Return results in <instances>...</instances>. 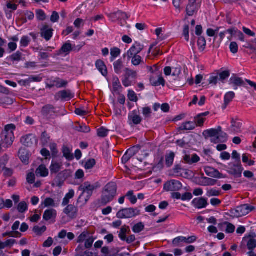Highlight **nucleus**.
Here are the masks:
<instances>
[{
    "instance_id": "1",
    "label": "nucleus",
    "mask_w": 256,
    "mask_h": 256,
    "mask_svg": "<svg viewBox=\"0 0 256 256\" xmlns=\"http://www.w3.org/2000/svg\"><path fill=\"white\" fill-rule=\"evenodd\" d=\"M117 186L114 182H110L104 187L100 200V204L106 206L112 202L116 196Z\"/></svg>"
},
{
    "instance_id": "2",
    "label": "nucleus",
    "mask_w": 256,
    "mask_h": 256,
    "mask_svg": "<svg viewBox=\"0 0 256 256\" xmlns=\"http://www.w3.org/2000/svg\"><path fill=\"white\" fill-rule=\"evenodd\" d=\"M99 187L100 184L98 182L94 184H91L90 182H86L81 184L78 187V190L82 191V193L78 200V202H82L81 200L84 194H86L84 201L85 202H86L92 195L94 191Z\"/></svg>"
},
{
    "instance_id": "3",
    "label": "nucleus",
    "mask_w": 256,
    "mask_h": 256,
    "mask_svg": "<svg viewBox=\"0 0 256 256\" xmlns=\"http://www.w3.org/2000/svg\"><path fill=\"white\" fill-rule=\"evenodd\" d=\"M140 214V211L138 208H126L120 210L116 214L118 218H128L134 217Z\"/></svg>"
},
{
    "instance_id": "4",
    "label": "nucleus",
    "mask_w": 256,
    "mask_h": 256,
    "mask_svg": "<svg viewBox=\"0 0 256 256\" xmlns=\"http://www.w3.org/2000/svg\"><path fill=\"white\" fill-rule=\"evenodd\" d=\"M254 207L248 204H244L238 206L232 210V213L236 217L244 216L252 211Z\"/></svg>"
},
{
    "instance_id": "5",
    "label": "nucleus",
    "mask_w": 256,
    "mask_h": 256,
    "mask_svg": "<svg viewBox=\"0 0 256 256\" xmlns=\"http://www.w3.org/2000/svg\"><path fill=\"white\" fill-rule=\"evenodd\" d=\"M228 173L235 178H239L242 176L244 169L241 163H230L228 164Z\"/></svg>"
},
{
    "instance_id": "6",
    "label": "nucleus",
    "mask_w": 256,
    "mask_h": 256,
    "mask_svg": "<svg viewBox=\"0 0 256 256\" xmlns=\"http://www.w3.org/2000/svg\"><path fill=\"white\" fill-rule=\"evenodd\" d=\"M182 188V184L178 180H172L167 182L164 184V188L166 191H178Z\"/></svg>"
},
{
    "instance_id": "7",
    "label": "nucleus",
    "mask_w": 256,
    "mask_h": 256,
    "mask_svg": "<svg viewBox=\"0 0 256 256\" xmlns=\"http://www.w3.org/2000/svg\"><path fill=\"white\" fill-rule=\"evenodd\" d=\"M0 136L2 144L6 148L12 145L14 139V132L7 133V132H2Z\"/></svg>"
},
{
    "instance_id": "8",
    "label": "nucleus",
    "mask_w": 256,
    "mask_h": 256,
    "mask_svg": "<svg viewBox=\"0 0 256 256\" xmlns=\"http://www.w3.org/2000/svg\"><path fill=\"white\" fill-rule=\"evenodd\" d=\"M142 118L140 116L138 112L134 110L128 114V123L131 126L138 125L141 123Z\"/></svg>"
},
{
    "instance_id": "9",
    "label": "nucleus",
    "mask_w": 256,
    "mask_h": 256,
    "mask_svg": "<svg viewBox=\"0 0 256 256\" xmlns=\"http://www.w3.org/2000/svg\"><path fill=\"white\" fill-rule=\"evenodd\" d=\"M144 48V46L138 42H135L130 48L123 55L124 58H126V56L131 54H138Z\"/></svg>"
},
{
    "instance_id": "10",
    "label": "nucleus",
    "mask_w": 256,
    "mask_h": 256,
    "mask_svg": "<svg viewBox=\"0 0 256 256\" xmlns=\"http://www.w3.org/2000/svg\"><path fill=\"white\" fill-rule=\"evenodd\" d=\"M196 0H188V3L186 8V12L188 16H192L198 11V6L196 3Z\"/></svg>"
},
{
    "instance_id": "11",
    "label": "nucleus",
    "mask_w": 256,
    "mask_h": 256,
    "mask_svg": "<svg viewBox=\"0 0 256 256\" xmlns=\"http://www.w3.org/2000/svg\"><path fill=\"white\" fill-rule=\"evenodd\" d=\"M64 212L71 219H74L78 216V208L74 204H68L64 210Z\"/></svg>"
},
{
    "instance_id": "12",
    "label": "nucleus",
    "mask_w": 256,
    "mask_h": 256,
    "mask_svg": "<svg viewBox=\"0 0 256 256\" xmlns=\"http://www.w3.org/2000/svg\"><path fill=\"white\" fill-rule=\"evenodd\" d=\"M18 156L23 164L26 165L29 164L30 154L26 149L20 148L18 151Z\"/></svg>"
},
{
    "instance_id": "13",
    "label": "nucleus",
    "mask_w": 256,
    "mask_h": 256,
    "mask_svg": "<svg viewBox=\"0 0 256 256\" xmlns=\"http://www.w3.org/2000/svg\"><path fill=\"white\" fill-rule=\"evenodd\" d=\"M192 205L196 208L201 209L206 208L208 204L207 200L206 198H196L192 201Z\"/></svg>"
},
{
    "instance_id": "14",
    "label": "nucleus",
    "mask_w": 256,
    "mask_h": 256,
    "mask_svg": "<svg viewBox=\"0 0 256 256\" xmlns=\"http://www.w3.org/2000/svg\"><path fill=\"white\" fill-rule=\"evenodd\" d=\"M73 97L74 94L69 90L60 91L58 92L55 96V98L57 100H58L60 98L62 100H70Z\"/></svg>"
},
{
    "instance_id": "15",
    "label": "nucleus",
    "mask_w": 256,
    "mask_h": 256,
    "mask_svg": "<svg viewBox=\"0 0 256 256\" xmlns=\"http://www.w3.org/2000/svg\"><path fill=\"white\" fill-rule=\"evenodd\" d=\"M126 58H127L128 60H131V63L134 66H136L144 64L142 57L139 54L126 56Z\"/></svg>"
},
{
    "instance_id": "16",
    "label": "nucleus",
    "mask_w": 256,
    "mask_h": 256,
    "mask_svg": "<svg viewBox=\"0 0 256 256\" xmlns=\"http://www.w3.org/2000/svg\"><path fill=\"white\" fill-rule=\"evenodd\" d=\"M242 122L238 120L231 118V129L230 131L234 134L242 132Z\"/></svg>"
},
{
    "instance_id": "17",
    "label": "nucleus",
    "mask_w": 256,
    "mask_h": 256,
    "mask_svg": "<svg viewBox=\"0 0 256 256\" xmlns=\"http://www.w3.org/2000/svg\"><path fill=\"white\" fill-rule=\"evenodd\" d=\"M53 29L49 28L48 26L45 25L41 30V36L46 41L49 40L52 36Z\"/></svg>"
},
{
    "instance_id": "18",
    "label": "nucleus",
    "mask_w": 256,
    "mask_h": 256,
    "mask_svg": "<svg viewBox=\"0 0 256 256\" xmlns=\"http://www.w3.org/2000/svg\"><path fill=\"white\" fill-rule=\"evenodd\" d=\"M230 84L234 86V89L237 90L238 86H244L245 84L242 79L236 76L235 75L232 76L230 80Z\"/></svg>"
},
{
    "instance_id": "19",
    "label": "nucleus",
    "mask_w": 256,
    "mask_h": 256,
    "mask_svg": "<svg viewBox=\"0 0 256 256\" xmlns=\"http://www.w3.org/2000/svg\"><path fill=\"white\" fill-rule=\"evenodd\" d=\"M210 114L209 112H206L200 114L194 117V122H196V126H202L204 125V123L206 120L204 116H208Z\"/></svg>"
},
{
    "instance_id": "20",
    "label": "nucleus",
    "mask_w": 256,
    "mask_h": 256,
    "mask_svg": "<svg viewBox=\"0 0 256 256\" xmlns=\"http://www.w3.org/2000/svg\"><path fill=\"white\" fill-rule=\"evenodd\" d=\"M184 160L186 163L192 164L198 162L200 158L196 154H186L184 157Z\"/></svg>"
},
{
    "instance_id": "21",
    "label": "nucleus",
    "mask_w": 256,
    "mask_h": 256,
    "mask_svg": "<svg viewBox=\"0 0 256 256\" xmlns=\"http://www.w3.org/2000/svg\"><path fill=\"white\" fill-rule=\"evenodd\" d=\"M204 172L207 176L212 178H221L222 176V174H220L218 170L211 167L206 168L204 169Z\"/></svg>"
},
{
    "instance_id": "22",
    "label": "nucleus",
    "mask_w": 256,
    "mask_h": 256,
    "mask_svg": "<svg viewBox=\"0 0 256 256\" xmlns=\"http://www.w3.org/2000/svg\"><path fill=\"white\" fill-rule=\"evenodd\" d=\"M222 127L219 126L217 128H211L204 132V135L205 136H209L212 138H216L218 135L221 132Z\"/></svg>"
},
{
    "instance_id": "23",
    "label": "nucleus",
    "mask_w": 256,
    "mask_h": 256,
    "mask_svg": "<svg viewBox=\"0 0 256 256\" xmlns=\"http://www.w3.org/2000/svg\"><path fill=\"white\" fill-rule=\"evenodd\" d=\"M34 137L32 134H28L22 136L20 139V142L26 146L30 147L34 143Z\"/></svg>"
},
{
    "instance_id": "24",
    "label": "nucleus",
    "mask_w": 256,
    "mask_h": 256,
    "mask_svg": "<svg viewBox=\"0 0 256 256\" xmlns=\"http://www.w3.org/2000/svg\"><path fill=\"white\" fill-rule=\"evenodd\" d=\"M41 113L45 117L54 113V107L52 104H46L42 107Z\"/></svg>"
},
{
    "instance_id": "25",
    "label": "nucleus",
    "mask_w": 256,
    "mask_h": 256,
    "mask_svg": "<svg viewBox=\"0 0 256 256\" xmlns=\"http://www.w3.org/2000/svg\"><path fill=\"white\" fill-rule=\"evenodd\" d=\"M56 211L54 209L46 210L43 214V219L46 221L55 218L56 216Z\"/></svg>"
},
{
    "instance_id": "26",
    "label": "nucleus",
    "mask_w": 256,
    "mask_h": 256,
    "mask_svg": "<svg viewBox=\"0 0 256 256\" xmlns=\"http://www.w3.org/2000/svg\"><path fill=\"white\" fill-rule=\"evenodd\" d=\"M114 72L120 74L122 73L123 69L124 70V62L122 59H119L114 62Z\"/></svg>"
},
{
    "instance_id": "27",
    "label": "nucleus",
    "mask_w": 256,
    "mask_h": 256,
    "mask_svg": "<svg viewBox=\"0 0 256 256\" xmlns=\"http://www.w3.org/2000/svg\"><path fill=\"white\" fill-rule=\"evenodd\" d=\"M96 68L98 70L101 72L102 76H106L108 74V70L107 68L104 64V62L100 60H96Z\"/></svg>"
},
{
    "instance_id": "28",
    "label": "nucleus",
    "mask_w": 256,
    "mask_h": 256,
    "mask_svg": "<svg viewBox=\"0 0 256 256\" xmlns=\"http://www.w3.org/2000/svg\"><path fill=\"white\" fill-rule=\"evenodd\" d=\"M227 134L226 133L222 132V129L221 130V132L218 135L216 138H212L210 140L214 144H218L220 142H224L226 140Z\"/></svg>"
},
{
    "instance_id": "29",
    "label": "nucleus",
    "mask_w": 256,
    "mask_h": 256,
    "mask_svg": "<svg viewBox=\"0 0 256 256\" xmlns=\"http://www.w3.org/2000/svg\"><path fill=\"white\" fill-rule=\"evenodd\" d=\"M36 174L37 176L46 177L48 174V170L44 165L41 164L36 170Z\"/></svg>"
},
{
    "instance_id": "30",
    "label": "nucleus",
    "mask_w": 256,
    "mask_h": 256,
    "mask_svg": "<svg viewBox=\"0 0 256 256\" xmlns=\"http://www.w3.org/2000/svg\"><path fill=\"white\" fill-rule=\"evenodd\" d=\"M226 226V232L228 234H232L234 232L235 226L234 224L228 222H224L218 224L220 228H223Z\"/></svg>"
},
{
    "instance_id": "31",
    "label": "nucleus",
    "mask_w": 256,
    "mask_h": 256,
    "mask_svg": "<svg viewBox=\"0 0 256 256\" xmlns=\"http://www.w3.org/2000/svg\"><path fill=\"white\" fill-rule=\"evenodd\" d=\"M196 127V122H186L182 123L179 128L180 130H194Z\"/></svg>"
},
{
    "instance_id": "32",
    "label": "nucleus",
    "mask_w": 256,
    "mask_h": 256,
    "mask_svg": "<svg viewBox=\"0 0 256 256\" xmlns=\"http://www.w3.org/2000/svg\"><path fill=\"white\" fill-rule=\"evenodd\" d=\"M62 167V163L57 162L52 160L50 168L51 174H57L60 170Z\"/></svg>"
},
{
    "instance_id": "33",
    "label": "nucleus",
    "mask_w": 256,
    "mask_h": 256,
    "mask_svg": "<svg viewBox=\"0 0 256 256\" xmlns=\"http://www.w3.org/2000/svg\"><path fill=\"white\" fill-rule=\"evenodd\" d=\"M72 50V44L68 42H66L62 45L61 48L60 50L59 54H65L66 55H67L69 54Z\"/></svg>"
},
{
    "instance_id": "34",
    "label": "nucleus",
    "mask_w": 256,
    "mask_h": 256,
    "mask_svg": "<svg viewBox=\"0 0 256 256\" xmlns=\"http://www.w3.org/2000/svg\"><path fill=\"white\" fill-rule=\"evenodd\" d=\"M53 83L54 84V86L60 88H66L68 85V82L59 78H56L53 80Z\"/></svg>"
},
{
    "instance_id": "35",
    "label": "nucleus",
    "mask_w": 256,
    "mask_h": 256,
    "mask_svg": "<svg viewBox=\"0 0 256 256\" xmlns=\"http://www.w3.org/2000/svg\"><path fill=\"white\" fill-rule=\"evenodd\" d=\"M130 232L129 226L126 225L122 226L120 230L118 236L122 240H124L126 236V234Z\"/></svg>"
},
{
    "instance_id": "36",
    "label": "nucleus",
    "mask_w": 256,
    "mask_h": 256,
    "mask_svg": "<svg viewBox=\"0 0 256 256\" xmlns=\"http://www.w3.org/2000/svg\"><path fill=\"white\" fill-rule=\"evenodd\" d=\"M202 181L200 184L203 186H212L215 185L217 182L216 180L207 177H202Z\"/></svg>"
},
{
    "instance_id": "37",
    "label": "nucleus",
    "mask_w": 256,
    "mask_h": 256,
    "mask_svg": "<svg viewBox=\"0 0 256 256\" xmlns=\"http://www.w3.org/2000/svg\"><path fill=\"white\" fill-rule=\"evenodd\" d=\"M74 196V192L73 190H70L68 194H66L63 199L62 205L63 206H68L70 202V200Z\"/></svg>"
},
{
    "instance_id": "38",
    "label": "nucleus",
    "mask_w": 256,
    "mask_h": 256,
    "mask_svg": "<svg viewBox=\"0 0 256 256\" xmlns=\"http://www.w3.org/2000/svg\"><path fill=\"white\" fill-rule=\"evenodd\" d=\"M62 153L64 157L68 160H72L74 159V156L71 153V150L67 146H64L62 147Z\"/></svg>"
},
{
    "instance_id": "39",
    "label": "nucleus",
    "mask_w": 256,
    "mask_h": 256,
    "mask_svg": "<svg viewBox=\"0 0 256 256\" xmlns=\"http://www.w3.org/2000/svg\"><path fill=\"white\" fill-rule=\"evenodd\" d=\"M175 154L171 152L166 156V164L168 167L171 166L174 162Z\"/></svg>"
},
{
    "instance_id": "40",
    "label": "nucleus",
    "mask_w": 256,
    "mask_h": 256,
    "mask_svg": "<svg viewBox=\"0 0 256 256\" xmlns=\"http://www.w3.org/2000/svg\"><path fill=\"white\" fill-rule=\"evenodd\" d=\"M8 58L12 62H20L22 60V54L20 52L18 51L10 56Z\"/></svg>"
},
{
    "instance_id": "41",
    "label": "nucleus",
    "mask_w": 256,
    "mask_h": 256,
    "mask_svg": "<svg viewBox=\"0 0 256 256\" xmlns=\"http://www.w3.org/2000/svg\"><path fill=\"white\" fill-rule=\"evenodd\" d=\"M121 52L120 50L116 47H114L110 49V61L112 62L116 58L118 57Z\"/></svg>"
},
{
    "instance_id": "42",
    "label": "nucleus",
    "mask_w": 256,
    "mask_h": 256,
    "mask_svg": "<svg viewBox=\"0 0 256 256\" xmlns=\"http://www.w3.org/2000/svg\"><path fill=\"white\" fill-rule=\"evenodd\" d=\"M235 94L232 92H227L224 96V108H225L227 105L234 98Z\"/></svg>"
},
{
    "instance_id": "43",
    "label": "nucleus",
    "mask_w": 256,
    "mask_h": 256,
    "mask_svg": "<svg viewBox=\"0 0 256 256\" xmlns=\"http://www.w3.org/2000/svg\"><path fill=\"white\" fill-rule=\"evenodd\" d=\"M198 46L200 51H204L206 48V40L204 36H200L198 40Z\"/></svg>"
},
{
    "instance_id": "44",
    "label": "nucleus",
    "mask_w": 256,
    "mask_h": 256,
    "mask_svg": "<svg viewBox=\"0 0 256 256\" xmlns=\"http://www.w3.org/2000/svg\"><path fill=\"white\" fill-rule=\"evenodd\" d=\"M140 149V145H136L129 148L126 152L132 158L138 152Z\"/></svg>"
},
{
    "instance_id": "45",
    "label": "nucleus",
    "mask_w": 256,
    "mask_h": 256,
    "mask_svg": "<svg viewBox=\"0 0 256 256\" xmlns=\"http://www.w3.org/2000/svg\"><path fill=\"white\" fill-rule=\"evenodd\" d=\"M42 205H44V207L56 206L54 200L52 198H46L42 202Z\"/></svg>"
},
{
    "instance_id": "46",
    "label": "nucleus",
    "mask_w": 256,
    "mask_h": 256,
    "mask_svg": "<svg viewBox=\"0 0 256 256\" xmlns=\"http://www.w3.org/2000/svg\"><path fill=\"white\" fill-rule=\"evenodd\" d=\"M28 204L25 202H20L17 206V210L18 212L20 213H24L28 210Z\"/></svg>"
},
{
    "instance_id": "47",
    "label": "nucleus",
    "mask_w": 256,
    "mask_h": 256,
    "mask_svg": "<svg viewBox=\"0 0 256 256\" xmlns=\"http://www.w3.org/2000/svg\"><path fill=\"white\" fill-rule=\"evenodd\" d=\"M90 234L88 230H85L82 232L78 238L76 242L78 243H81L86 240Z\"/></svg>"
},
{
    "instance_id": "48",
    "label": "nucleus",
    "mask_w": 256,
    "mask_h": 256,
    "mask_svg": "<svg viewBox=\"0 0 256 256\" xmlns=\"http://www.w3.org/2000/svg\"><path fill=\"white\" fill-rule=\"evenodd\" d=\"M220 194V191L214 188H211L206 192V195L208 197L217 196Z\"/></svg>"
},
{
    "instance_id": "49",
    "label": "nucleus",
    "mask_w": 256,
    "mask_h": 256,
    "mask_svg": "<svg viewBox=\"0 0 256 256\" xmlns=\"http://www.w3.org/2000/svg\"><path fill=\"white\" fill-rule=\"evenodd\" d=\"M144 224L140 222L135 224L132 228V230L135 233H139L144 230Z\"/></svg>"
},
{
    "instance_id": "50",
    "label": "nucleus",
    "mask_w": 256,
    "mask_h": 256,
    "mask_svg": "<svg viewBox=\"0 0 256 256\" xmlns=\"http://www.w3.org/2000/svg\"><path fill=\"white\" fill-rule=\"evenodd\" d=\"M124 71L126 73L125 76L128 78L132 76L134 78H136V72L128 68H125Z\"/></svg>"
},
{
    "instance_id": "51",
    "label": "nucleus",
    "mask_w": 256,
    "mask_h": 256,
    "mask_svg": "<svg viewBox=\"0 0 256 256\" xmlns=\"http://www.w3.org/2000/svg\"><path fill=\"white\" fill-rule=\"evenodd\" d=\"M50 140V136L46 133V132H44L42 133L40 140L43 145L48 144V142Z\"/></svg>"
},
{
    "instance_id": "52",
    "label": "nucleus",
    "mask_w": 256,
    "mask_h": 256,
    "mask_svg": "<svg viewBox=\"0 0 256 256\" xmlns=\"http://www.w3.org/2000/svg\"><path fill=\"white\" fill-rule=\"evenodd\" d=\"M108 132V130L102 127L98 130L97 134L99 137L104 138L107 136Z\"/></svg>"
},
{
    "instance_id": "53",
    "label": "nucleus",
    "mask_w": 256,
    "mask_h": 256,
    "mask_svg": "<svg viewBox=\"0 0 256 256\" xmlns=\"http://www.w3.org/2000/svg\"><path fill=\"white\" fill-rule=\"evenodd\" d=\"M180 242H184L185 243V237L184 236H178L175 238H174L172 240V244L174 246H180Z\"/></svg>"
},
{
    "instance_id": "54",
    "label": "nucleus",
    "mask_w": 256,
    "mask_h": 256,
    "mask_svg": "<svg viewBox=\"0 0 256 256\" xmlns=\"http://www.w3.org/2000/svg\"><path fill=\"white\" fill-rule=\"evenodd\" d=\"M96 164V160L94 158L88 160L84 164V168L86 170L92 168Z\"/></svg>"
},
{
    "instance_id": "55",
    "label": "nucleus",
    "mask_w": 256,
    "mask_h": 256,
    "mask_svg": "<svg viewBox=\"0 0 256 256\" xmlns=\"http://www.w3.org/2000/svg\"><path fill=\"white\" fill-rule=\"evenodd\" d=\"M30 42V38L26 36H23L20 41V44L22 46H27Z\"/></svg>"
},
{
    "instance_id": "56",
    "label": "nucleus",
    "mask_w": 256,
    "mask_h": 256,
    "mask_svg": "<svg viewBox=\"0 0 256 256\" xmlns=\"http://www.w3.org/2000/svg\"><path fill=\"white\" fill-rule=\"evenodd\" d=\"M46 230V226L40 227L36 226L33 228V231L38 235H40L42 232H44Z\"/></svg>"
},
{
    "instance_id": "57",
    "label": "nucleus",
    "mask_w": 256,
    "mask_h": 256,
    "mask_svg": "<svg viewBox=\"0 0 256 256\" xmlns=\"http://www.w3.org/2000/svg\"><path fill=\"white\" fill-rule=\"evenodd\" d=\"M112 87L114 90L115 92L118 90L122 87L120 82L117 77L114 78L113 80Z\"/></svg>"
},
{
    "instance_id": "58",
    "label": "nucleus",
    "mask_w": 256,
    "mask_h": 256,
    "mask_svg": "<svg viewBox=\"0 0 256 256\" xmlns=\"http://www.w3.org/2000/svg\"><path fill=\"white\" fill-rule=\"evenodd\" d=\"M36 16L40 20H44L46 18L44 12L42 10H36Z\"/></svg>"
},
{
    "instance_id": "59",
    "label": "nucleus",
    "mask_w": 256,
    "mask_h": 256,
    "mask_svg": "<svg viewBox=\"0 0 256 256\" xmlns=\"http://www.w3.org/2000/svg\"><path fill=\"white\" fill-rule=\"evenodd\" d=\"M247 247L249 250H254L256 248V240L250 238L247 242Z\"/></svg>"
},
{
    "instance_id": "60",
    "label": "nucleus",
    "mask_w": 256,
    "mask_h": 256,
    "mask_svg": "<svg viewBox=\"0 0 256 256\" xmlns=\"http://www.w3.org/2000/svg\"><path fill=\"white\" fill-rule=\"evenodd\" d=\"M77 130L80 132L88 133L90 132V128L86 126L85 124H82L80 125L77 128Z\"/></svg>"
},
{
    "instance_id": "61",
    "label": "nucleus",
    "mask_w": 256,
    "mask_h": 256,
    "mask_svg": "<svg viewBox=\"0 0 256 256\" xmlns=\"http://www.w3.org/2000/svg\"><path fill=\"white\" fill-rule=\"evenodd\" d=\"M52 157H56L58 153L56 144L55 143H52L50 146Z\"/></svg>"
},
{
    "instance_id": "62",
    "label": "nucleus",
    "mask_w": 256,
    "mask_h": 256,
    "mask_svg": "<svg viewBox=\"0 0 256 256\" xmlns=\"http://www.w3.org/2000/svg\"><path fill=\"white\" fill-rule=\"evenodd\" d=\"M94 242V238L93 236H89L85 242L84 247L86 248H90Z\"/></svg>"
},
{
    "instance_id": "63",
    "label": "nucleus",
    "mask_w": 256,
    "mask_h": 256,
    "mask_svg": "<svg viewBox=\"0 0 256 256\" xmlns=\"http://www.w3.org/2000/svg\"><path fill=\"white\" fill-rule=\"evenodd\" d=\"M128 99L132 102H136L138 100V98L135 94V92L132 90H129L128 94Z\"/></svg>"
},
{
    "instance_id": "64",
    "label": "nucleus",
    "mask_w": 256,
    "mask_h": 256,
    "mask_svg": "<svg viewBox=\"0 0 256 256\" xmlns=\"http://www.w3.org/2000/svg\"><path fill=\"white\" fill-rule=\"evenodd\" d=\"M16 126L14 124H9L6 125L4 130L2 132H7V133L14 132L13 131L15 130Z\"/></svg>"
}]
</instances>
